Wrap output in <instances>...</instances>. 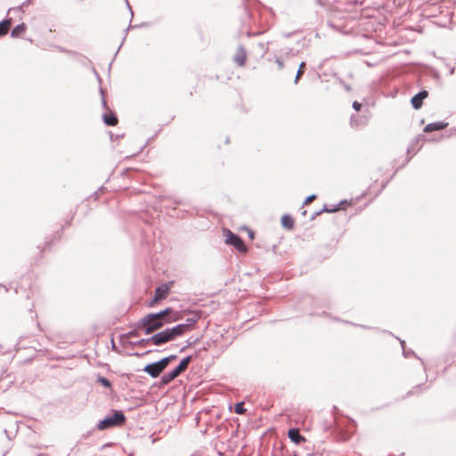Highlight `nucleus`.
<instances>
[{
  "mask_svg": "<svg viewBox=\"0 0 456 456\" xmlns=\"http://www.w3.org/2000/svg\"><path fill=\"white\" fill-rule=\"evenodd\" d=\"M179 319L178 313H173L172 309L167 308L159 313L145 315L140 322V327L145 334H151L165 324L177 322Z\"/></svg>",
  "mask_w": 456,
  "mask_h": 456,
  "instance_id": "f257e3e1",
  "label": "nucleus"
},
{
  "mask_svg": "<svg viewBox=\"0 0 456 456\" xmlns=\"http://www.w3.org/2000/svg\"><path fill=\"white\" fill-rule=\"evenodd\" d=\"M126 422V416L121 411H113L111 414L106 416L97 424L99 430L110 429L116 427H121Z\"/></svg>",
  "mask_w": 456,
  "mask_h": 456,
  "instance_id": "f03ea898",
  "label": "nucleus"
},
{
  "mask_svg": "<svg viewBox=\"0 0 456 456\" xmlns=\"http://www.w3.org/2000/svg\"><path fill=\"white\" fill-rule=\"evenodd\" d=\"M176 355H169L154 363L148 364L143 370L152 378H157L167 368L168 363L175 360Z\"/></svg>",
  "mask_w": 456,
  "mask_h": 456,
  "instance_id": "7ed1b4c3",
  "label": "nucleus"
},
{
  "mask_svg": "<svg viewBox=\"0 0 456 456\" xmlns=\"http://www.w3.org/2000/svg\"><path fill=\"white\" fill-rule=\"evenodd\" d=\"M191 360V356L183 358L175 369H174L172 371L168 373L164 374L161 377V383L167 385L173 379H175L176 377H178L183 371H184L187 369Z\"/></svg>",
  "mask_w": 456,
  "mask_h": 456,
  "instance_id": "20e7f679",
  "label": "nucleus"
},
{
  "mask_svg": "<svg viewBox=\"0 0 456 456\" xmlns=\"http://www.w3.org/2000/svg\"><path fill=\"white\" fill-rule=\"evenodd\" d=\"M223 233L226 244L232 245L240 252L244 253L247 251V247L245 246L243 240L239 236H237L228 229H224Z\"/></svg>",
  "mask_w": 456,
  "mask_h": 456,
  "instance_id": "39448f33",
  "label": "nucleus"
},
{
  "mask_svg": "<svg viewBox=\"0 0 456 456\" xmlns=\"http://www.w3.org/2000/svg\"><path fill=\"white\" fill-rule=\"evenodd\" d=\"M169 341H172V338L167 329L153 335L149 339H147V342H151L155 346H160Z\"/></svg>",
  "mask_w": 456,
  "mask_h": 456,
  "instance_id": "423d86ee",
  "label": "nucleus"
},
{
  "mask_svg": "<svg viewBox=\"0 0 456 456\" xmlns=\"http://www.w3.org/2000/svg\"><path fill=\"white\" fill-rule=\"evenodd\" d=\"M170 337L175 339L176 337L183 335L184 332L189 330V324H178L171 329H167Z\"/></svg>",
  "mask_w": 456,
  "mask_h": 456,
  "instance_id": "0eeeda50",
  "label": "nucleus"
},
{
  "mask_svg": "<svg viewBox=\"0 0 456 456\" xmlns=\"http://www.w3.org/2000/svg\"><path fill=\"white\" fill-rule=\"evenodd\" d=\"M169 293V287L167 284H163L159 287H158L155 290V296L153 302H158L162 299H165Z\"/></svg>",
  "mask_w": 456,
  "mask_h": 456,
  "instance_id": "6e6552de",
  "label": "nucleus"
},
{
  "mask_svg": "<svg viewBox=\"0 0 456 456\" xmlns=\"http://www.w3.org/2000/svg\"><path fill=\"white\" fill-rule=\"evenodd\" d=\"M289 439L296 444H300L305 441V438L300 435L299 430L297 428H291L288 434Z\"/></svg>",
  "mask_w": 456,
  "mask_h": 456,
  "instance_id": "1a4fd4ad",
  "label": "nucleus"
},
{
  "mask_svg": "<svg viewBox=\"0 0 456 456\" xmlns=\"http://www.w3.org/2000/svg\"><path fill=\"white\" fill-rule=\"evenodd\" d=\"M428 96L427 91H421L419 94H417L414 97L411 99V104L414 109L420 108L422 104V100L425 99Z\"/></svg>",
  "mask_w": 456,
  "mask_h": 456,
  "instance_id": "9d476101",
  "label": "nucleus"
},
{
  "mask_svg": "<svg viewBox=\"0 0 456 456\" xmlns=\"http://www.w3.org/2000/svg\"><path fill=\"white\" fill-rule=\"evenodd\" d=\"M246 59H247V54H246L245 50L242 47H239L236 54L234 55V61L238 65L242 66V65H244Z\"/></svg>",
  "mask_w": 456,
  "mask_h": 456,
  "instance_id": "9b49d317",
  "label": "nucleus"
},
{
  "mask_svg": "<svg viewBox=\"0 0 456 456\" xmlns=\"http://www.w3.org/2000/svg\"><path fill=\"white\" fill-rule=\"evenodd\" d=\"M446 126H447V124L444 123V122H434V123L428 124L425 126L424 131L429 133V132H433V131L442 130Z\"/></svg>",
  "mask_w": 456,
  "mask_h": 456,
  "instance_id": "f8f14e48",
  "label": "nucleus"
},
{
  "mask_svg": "<svg viewBox=\"0 0 456 456\" xmlns=\"http://www.w3.org/2000/svg\"><path fill=\"white\" fill-rule=\"evenodd\" d=\"M281 224L283 227L287 229H291L293 227L294 221L290 216L285 215L281 217Z\"/></svg>",
  "mask_w": 456,
  "mask_h": 456,
  "instance_id": "ddd939ff",
  "label": "nucleus"
},
{
  "mask_svg": "<svg viewBox=\"0 0 456 456\" xmlns=\"http://www.w3.org/2000/svg\"><path fill=\"white\" fill-rule=\"evenodd\" d=\"M26 29V26L24 23L17 25L12 30V37H19L20 34H22Z\"/></svg>",
  "mask_w": 456,
  "mask_h": 456,
  "instance_id": "4468645a",
  "label": "nucleus"
},
{
  "mask_svg": "<svg viewBox=\"0 0 456 456\" xmlns=\"http://www.w3.org/2000/svg\"><path fill=\"white\" fill-rule=\"evenodd\" d=\"M104 123L108 126H115L118 124V118L113 115H104L103 116Z\"/></svg>",
  "mask_w": 456,
  "mask_h": 456,
  "instance_id": "2eb2a0df",
  "label": "nucleus"
},
{
  "mask_svg": "<svg viewBox=\"0 0 456 456\" xmlns=\"http://www.w3.org/2000/svg\"><path fill=\"white\" fill-rule=\"evenodd\" d=\"M11 20H4L0 22V36H4L8 32Z\"/></svg>",
  "mask_w": 456,
  "mask_h": 456,
  "instance_id": "dca6fc26",
  "label": "nucleus"
},
{
  "mask_svg": "<svg viewBox=\"0 0 456 456\" xmlns=\"http://www.w3.org/2000/svg\"><path fill=\"white\" fill-rule=\"evenodd\" d=\"M234 411L237 414H242L245 412L244 403H238L235 404Z\"/></svg>",
  "mask_w": 456,
  "mask_h": 456,
  "instance_id": "f3484780",
  "label": "nucleus"
},
{
  "mask_svg": "<svg viewBox=\"0 0 456 456\" xmlns=\"http://www.w3.org/2000/svg\"><path fill=\"white\" fill-rule=\"evenodd\" d=\"M305 65V62H302L300 64L299 69H298L297 73V76H296V78H295V83H297L300 76L303 74V72H304L303 69H304Z\"/></svg>",
  "mask_w": 456,
  "mask_h": 456,
  "instance_id": "a211bd4d",
  "label": "nucleus"
},
{
  "mask_svg": "<svg viewBox=\"0 0 456 456\" xmlns=\"http://www.w3.org/2000/svg\"><path fill=\"white\" fill-rule=\"evenodd\" d=\"M198 316L195 315L191 318H188L184 324H189V329L197 322Z\"/></svg>",
  "mask_w": 456,
  "mask_h": 456,
  "instance_id": "6ab92c4d",
  "label": "nucleus"
},
{
  "mask_svg": "<svg viewBox=\"0 0 456 456\" xmlns=\"http://www.w3.org/2000/svg\"><path fill=\"white\" fill-rule=\"evenodd\" d=\"M98 382H100L102 386H104L106 387H110V382L107 379H105L103 377H100L98 379Z\"/></svg>",
  "mask_w": 456,
  "mask_h": 456,
  "instance_id": "aec40b11",
  "label": "nucleus"
},
{
  "mask_svg": "<svg viewBox=\"0 0 456 456\" xmlns=\"http://www.w3.org/2000/svg\"><path fill=\"white\" fill-rule=\"evenodd\" d=\"M361 107H362V104L359 103L358 102H354L353 103V108L356 110V111H359L361 110Z\"/></svg>",
  "mask_w": 456,
  "mask_h": 456,
  "instance_id": "412c9836",
  "label": "nucleus"
},
{
  "mask_svg": "<svg viewBox=\"0 0 456 456\" xmlns=\"http://www.w3.org/2000/svg\"><path fill=\"white\" fill-rule=\"evenodd\" d=\"M315 199V195H311L309 197H307L305 200V204H308L310 203L312 200H314Z\"/></svg>",
  "mask_w": 456,
  "mask_h": 456,
  "instance_id": "4be33fe9",
  "label": "nucleus"
},
{
  "mask_svg": "<svg viewBox=\"0 0 456 456\" xmlns=\"http://www.w3.org/2000/svg\"><path fill=\"white\" fill-rule=\"evenodd\" d=\"M277 63H278V66H279V69H282L283 68V63L281 61H280L279 59L276 61Z\"/></svg>",
  "mask_w": 456,
  "mask_h": 456,
  "instance_id": "5701e85b",
  "label": "nucleus"
},
{
  "mask_svg": "<svg viewBox=\"0 0 456 456\" xmlns=\"http://www.w3.org/2000/svg\"><path fill=\"white\" fill-rule=\"evenodd\" d=\"M338 209V208L329 209V208H324V211H326V212H330H330H335V211H337Z\"/></svg>",
  "mask_w": 456,
  "mask_h": 456,
  "instance_id": "b1692460",
  "label": "nucleus"
},
{
  "mask_svg": "<svg viewBox=\"0 0 456 456\" xmlns=\"http://www.w3.org/2000/svg\"><path fill=\"white\" fill-rule=\"evenodd\" d=\"M249 237L253 238V232H249Z\"/></svg>",
  "mask_w": 456,
  "mask_h": 456,
  "instance_id": "393cba45",
  "label": "nucleus"
},
{
  "mask_svg": "<svg viewBox=\"0 0 456 456\" xmlns=\"http://www.w3.org/2000/svg\"><path fill=\"white\" fill-rule=\"evenodd\" d=\"M401 345H402V346L403 347V346H404V341H401Z\"/></svg>",
  "mask_w": 456,
  "mask_h": 456,
  "instance_id": "a878e982",
  "label": "nucleus"
}]
</instances>
